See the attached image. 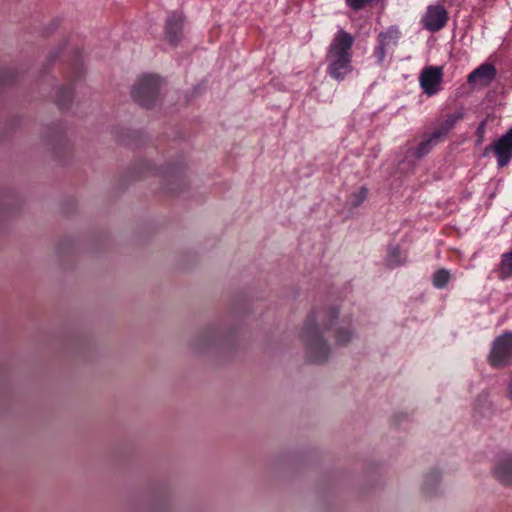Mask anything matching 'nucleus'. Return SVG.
<instances>
[{"label": "nucleus", "instance_id": "9b49d317", "mask_svg": "<svg viewBox=\"0 0 512 512\" xmlns=\"http://www.w3.org/2000/svg\"><path fill=\"white\" fill-rule=\"evenodd\" d=\"M399 37V30L393 28L379 35V46L376 49V53L379 56L380 60L384 58L386 54V48L389 47L390 45H395Z\"/></svg>", "mask_w": 512, "mask_h": 512}, {"label": "nucleus", "instance_id": "f03ea898", "mask_svg": "<svg viewBox=\"0 0 512 512\" xmlns=\"http://www.w3.org/2000/svg\"><path fill=\"white\" fill-rule=\"evenodd\" d=\"M353 44L354 37L343 29L334 35L326 53V72L331 78L342 81L353 71Z\"/></svg>", "mask_w": 512, "mask_h": 512}, {"label": "nucleus", "instance_id": "2eb2a0df", "mask_svg": "<svg viewBox=\"0 0 512 512\" xmlns=\"http://www.w3.org/2000/svg\"><path fill=\"white\" fill-rule=\"evenodd\" d=\"M450 277L451 276L448 270L439 269L434 273L432 283L436 288L441 289L448 284Z\"/></svg>", "mask_w": 512, "mask_h": 512}, {"label": "nucleus", "instance_id": "6e6552de", "mask_svg": "<svg viewBox=\"0 0 512 512\" xmlns=\"http://www.w3.org/2000/svg\"><path fill=\"white\" fill-rule=\"evenodd\" d=\"M497 70L491 63H483L468 76L467 82L473 86H489L496 78Z\"/></svg>", "mask_w": 512, "mask_h": 512}, {"label": "nucleus", "instance_id": "4468645a", "mask_svg": "<svg viewBox=\"0 0 512 512\" xmlns=\"http://www.w3.org/2000/svg\"><path fill=\"white\" fill-rule=\"evenodd\" d=\"M438 141L439 139L434 138V133H432L430 137L419 143L415 150V156L422 157L426 155Z\"/></svg>", "mask_w": 512, "mask_h": 512}, {"label": "nucleus", "instance_id": "a211bd4d", "mask_svg": "<svg viewBox=\"0 0 512 512\" xmlns=\"http://www.w3.org/2000/svg\"><path fill=\"white\" fill-rule=\"evenodd\" d=\"M507 398L512 404V376L510 377L507 384Z\"/></svg>", "mask_w": 512, "mask_h": 512}, {"label": "nucleus", "instance_id": "1a4fd4ad", "mask_svg": "<svg viewBox=\"0 0 512 512\" xmlns=\"http://www.w3.org/2000/svg\"><path fill=\"white\" fill-rule=\"evenodd\" d=\"M494 475L504 485H512V454L499 455L494 466Z\"/></svg>", "mask_w": 512, "mask_h": 512}, {"label": "nucleus", "instance_id": "20e7f679", "mask_svg": "<svg viewBox=\"0 0 512 512\" xmlns=\"http://www.w3.org/2000/svg\"><path fill=\"white\" fill-rule=\"evenodd\" d=\"M512 361V332H505L492 344L488 362L494 368H502Z\"/></svg>", "mask_w": 512, "mask_h": 512}, {"label": "nucleus", "instance_id": "423d86ee", "mask_svg": "<svg viewBox=\"0 0 512 512\" xmlns=\"http://www.w3.org/2000/svg\"><path fill=\"white\" fill-rule=\"evenodd\" d=\"M447 20V12L441 5H431L422 16L421 23L426 30L436 32L446 25Z\"/></svg>", "mask_w": 512, "mask_h": 512}, {"label": "nucleus", "instance_id": "ddd939ff", "mask_svg": "<svg viewBox=\"0 0 512 512\" xmlns=\"http://www.w3.org/2000/svg\"><path fill=\"white\" fill-rule=\"evenodd\" d=\"M499 274L503 279L512 276V250L502 255Z\"/></svg>", "mask_w": 512, "mask_h": 512}, {"label": "nucleus", "instance_id": "0eeeda50", "mask_svg": "<svg viewBox=\"0 0 512 512\" xmlns=\"http://www.w3.org/2000/svg\"><path fill=\"white\" fill-rule=\"evenodd\" d=\"M489 149H493L497 157L498 166H506L512 159V127L493 146L487 147L485 152Z\"/></svg>", "mask_w": 512, "mask_h": 512}, {"label": "nucleus", "instance_id": "39448f33", "mask_svg": "<svg viewBox=\"0 0 512 512\" xmlns=\"http://www.w3.org/2000/svg\"><path fill=\"white\" fill-rule=\"evenodd\" d=\"M443 76L442 66H427L423 68L419 75V84L423 93L428 96L436 95L441 90Z\"/></svg>", "mask_w": 512, "mask_h": 512}, {"label": "nucleus", "instance_id": "6ab92c4d", "mask_svg": "<svg viewBox=\"0 0 512 512\" xmlns=\"http://www.w3.org/2000/svg\"><path fill=\"white\" fill-rule=\"evenodd\" d=\"M398 254H399V250L395 249L392 251L391 257L394 255H398Z\"/></svg>", "mask_w": 512, "mask_h": 512}, {"label": "nucleus", "instance_id": "f8f14e48", "mask_svg": "<svg viewBox=\"0 0 512 512\" xmlns=\"http://www.w3.org/2000/svg\"><path fill=\"white\" fill-rule=\"evenodd\" d=\"M462 119V113H455L449 115L440 125L438 129H436L434 133V138H438L439 140L446 135L455 124Z\"/></svg>", "mask_w": 512, "mask_h": 512}, {"label": "nucleus", "instance_id": "7ed1b4c3", "mask_svg": "<svg viewBox=\"0 0 512 512\" xmlns=\"http://www.w3.org/2000/svg\"><path fill=\"white\" fill-rule=\"evenodd\" d=\"M161 80L155 75H145L139 78L132 88V97L142 106H150L156 99Z\"/></svg>", "mask_w": 512, "mask_h": 512}, {"label": "nucleus", "instance_id": "f257e3e1", "mask_svg": "<svg viewBox=\"0 0 512 512\" xmlns=\"http://www.w3.org/2000/svg\"><path fill=\"white\" fill-rule=\"evenodd\" d=\"M326 332H332L338 345L347 344L353 333L337 322L336 311L331 309L313 310L306 318L299 339L305 355L310 362L322 363L330 353L324 338Z\"/></svg>", "mask_w": 512, "mask_h": 512}, {"label": "nucleus", "instance_id": "aec40b11", "mask_svg": "<svg viewBox=\"0 0 512 512\" xmlns=\"http://www.w3.org/2000/svg\"><path fill=\"white\" fill-rule=\"evenodd\" d=\"M390 263H391L392 265H399V264H400V262H399V261H395V262H394L392 259H390Z\"/></svg>", "mask_w": 512, "mask_h": 512}, {"label": "nucleus", "instance_id": "f3484780", "mask_svg": "<svg viewBox=\"0 0 512 512\" xmlns=\"http://www.w3.org/2000/svg\"><path fill=\"white\" fill-rule=\"evenodd\" d=\"M372 0H346V4L353 10H359Z\"/></svg>", "mask_w": 512, "mask_h": 512}, {"label": "nucleus", "instance_id": "9d476101", "mask_svg": "<svg viewBox=\"0 0 512 512\" xmlns=\"http://www.w3.org/2000/svg\"><path fill=\"white\" fill-rule=\"evenodd\" d=\"M183 18L181 14H172L167 20L165 37L171 45H176L182 37Z\"/></svg>", "mask_w": 512, "mask_h": 512}, {"label": "nucleus", "instance_id": "dca6fc26", "mask_svg": "<svg viewBox=\"0 0 512 512\" xmlns=\"http://www.w3.org/2000/svg\"><path fill=\"white\" fill-rule=\"evenodd\" d=\"M367 196L366 188H360L356 193L352 195L351 202L354 206L360 205Z\"/></svg>", "mask_w": 512, "mask_h": 512}]
</instances>
